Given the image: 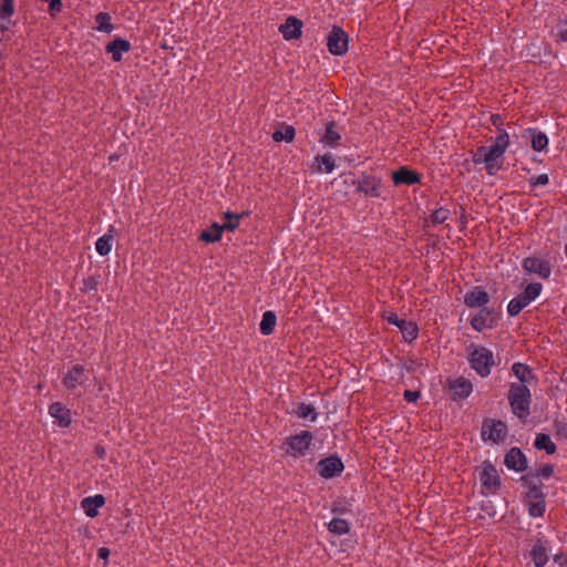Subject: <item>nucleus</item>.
I'll return each instance as SVG.
<instances>
[{"mask_svg":"<svg viewBox=\"0 0 567 567\" xmlns=\"http://www.w3.org/2000/svg\"><path fill=\"white\" fill-rule=\"evenodd\" d=\"M509 144V135L506 131H499L491 146H481L475 155L476 164L483 163L489 175L497 173L503 165L504 154Z\"/></svg>","mask_w":567,"mask_h":567,"instance_id":"obj_1","label":"nucleus"},{"mask_svg":"<svg viewBox=\"0 0 567 567\" xmlns=\"http://www.w3.org/2000/svg\"><path fill=\"white\" fill-rule=\"evenodd\" d=\"M508 399L514 414L519 419H525L529 414L530 392L525 384L513 383Z\"/></svg>","mask_w":567,"mask_h":567,"instance_id":"obj_2","label":"nucleus"},{"mask_svg":"<svg viewBox=\"0 0 567 567\" xmlns=\"http://www.w3.org/2000/svg\"><path fill=\"white\" fill-rule=\"evenodd\" d=\"M542 290L543 286L538 282H532L527 285L522 293L509 301L507 306L508 315L512 317L517 316L524 308H526L539 297Z\"/></svg>","mask_w":567,"mask_h":567,"instance_id":"obj_3","label":"nucleus"},{"mask_svg":"<svg viewBox=\"0 0 567 567\" xmlns=\"http://www.w3.org/2000/svg\"><path fill=\"white\" fill-rule=\"evenodd\" d=\"M472 368L481 375L486 377L494 364L493 352L484 347L473 348L470 352Z\"/></svg>","mask_w":567,"mask_h":567,"instance_id":"obj_4","label":"nucleus"},{"mask_svg":"<svg viewBox=\"0 0 567 567\" xmlns=\"http://www.w3.org/2000/svg\"><path fill=\"white\" fill-rule=\"evenodd\" d=\"M312 439V434L308 431L290 436L286 441V453L293 457L306 456L310 450Z\"/></svg>","mask_w":567,"mask_h":567,"instance_id":"obj_5","label":"nucleus"},{"mask_svg":"<svg viewBox=\"0 0 567 567\" xmlns=\"http://www.w3.org/2000/svg\"><path fill=\"white\" fill-rule=\"evenodd\" d=\"M481 435L484 441L501 443L507 436V426L502 421L486 420L482 425Z\"/></svg>","mask_w":567,"mask_h":567,"instance_id":"obj_6","label":"nucleus"},{"mask_svg":"<svg viewBox=\"0 0 567 567\" xmlns=\"http://www.w3.org/2000/svg\"><path fill=\"white\" fill-rule=\"evenodd\" d=\"M348 35L339 27H333L327 38L328 50L333 55H342L348 50Z\"/></svg>","mask_w":567,"mask_h":567,"instance_id":"obj_7","label":"nucleus"},{"mask_svg":"<svg viewBox=\"0 0 567 567\" xmlns=\"http://www.w3.org/2000/svg\"><path fill=\"white\" fill-rule=\"evenodd\" d=\"M384 319L401 331L405 341H413L417 337L419 329L413 321L399 318L394 312L384 315Z\"/></svg>","mask_w":567,"mask_h":567,"instance_id":"obj_8","label":"nucleus"},{"mask_svg":"<svg viewBox=\"0 0 567 567\" xmlns=\"http://www.w3.org/2000/svg\"><path fill=\"white\" fill-rule=\"evenodd\" d=\"M522 266L525 271L534 274L542 279L550 277L551 267L548 260L539 257H527L523 260Z\"/></svg>","mask_w":567,"mask_h":567,"instance_id":"obj_9","label":"nucleus"},{"mask_svg":"<svg viewBox=\"0 0 567 567\" xmlns=\"http://www.w3.org/2000/svg\"><path fill=\"white\" fill-rule=\"evenodd\" d=\"M89 377V371L84 367L75 364L65 373L63 384L68 390H75L84 385Z\"/></svg>","mask_w":567,"mask_h":567,"instance_id":"obj_10","label":"nucleus"},{"mask_svg":"<svg viewBox=\"0 0 567 567\" xmlns=\"http://www.w3.org/2000/svg\"><path fill=\"white\" fill-rule=\"evenodd\" d=\"M480 481L487 491L494 492L499 486V475L496 467L489 463L484 462L480 470Z\"/></svg>","mask_w":567,"mask_h":567,"instance_id":"obj_11","label":"nucleus"},{"mask_svg":"<svg viewBox=\"0 0 567 567\" xmlns=\"http://www.w3.org/2000/svg\"><path fill=\"white\" fill-rule=\"evenodd\" d=\"M526 506L530 516L540 517L546 508L543 494L538 489L532 488L526 496Z\"/></svg>","mask_w":567,"mask_h":567,"instance_id":"obj_12","label":"nucleus"},{"mask_svg":"<svg viewBox=\"0 0 567 567\" xmlns=\"http://www.w3.org/2000/svg\"><path fill=\"white\" fill-rule=\"evenodd\" d=\"M505 465L515 472H523L527 468V461L523 452L517 449H511L505 455Z\"/></svg>","mask_w":567,"mask_h":567,"instance_id":"obj_13","label":"nucleus"},{"mask_svg":"<svg viewBox=\"0 0 567 567\" xmlns=\"http://www.w3.org/2000/svg\"><path fill=\"white\" fill-rule=\"evenodd\" d=\"M343 471V464L338 457H328L319 462V473L324 478L333 477Z\"/></svg>","mask_w":567,"mask_h":567,"instance_id":"obj_14","label":"nucleus"},{"mask_svg":"<svg viewBox=\"0 0 567 567\" xmlns=\"http://www.w3.org/2000/svg\"><path fill=\"white\" fill-rule=\"evenodd\" d=\"M489 301L488 293L480 287H475L464 296V302L470 308H480Z\"/></svg>","mask_w":567,"mask_h":567,"instance_id":"obj_15","label":"nucleus"},{"mask_svg":"<svg viewBox=\"0 0 567 567\" xmlns=\"http://www.w3.org/2000/svg\"><path fill=\"white\" fill-rule=\"evenodd\" d=\"M550 547L546 540H537L532 548L530 555L536 567H543L548 561Z\"/></svg>","mask_w":567,"mask_h":567,"instance_id":"obj_16","label":"nucleus"},{"mask_svg":"<svg viewBox=\"0 0 567 567\" xmlns=\"http://www.w3.org/2000/svg\"><path fill=\"white\" fill-rule=\"evenodd\" d=\"M302 23L293 17H289L285 23L279 27V31L286 40L298 39L301 35Z\"/></svg>","mask_w":567,"mask_h":567,"instance_id":"obj_17","label":"nucleus"},{"mask_svg":"<svg viewBox=\"0 0 567 567\" xmlns=\"http://www.w3.org/2000/svg\"><path fill=\"white\" fill-rule=\"evenodd\" d=\"M50 415L55 420V422L63 427H66L71 423V411L66 409L62 403L55 402L49 408Z\"/></svg>","mask_w":567,"mask_h":567,"instance_id":"obj_18","label":"nucleus"},{"mask_svg":"<svg viewBox=\"0 0 567 567\" xmlns=\"http://www.w3.org/2000/svg\"><path fill=\"white\" fill-rule=\"evenodd\" d=\"M105 504L103 495L89 496L82 499L81 507L86 516L95 517L99 514V509Z\"/></svg>","mask_w":567,"mask_h":567,"instance_id":"obj_19","label":"nucleus"},{"mask_svg":"<svg viewBox=\"0 0 567 567\" xmlns=\"http://www.w3.org/2000/svg\"><path fill=\"white\" fill-rule=\"evenodd\" d=\"M131 50V43L127 40L117 38L106 45V52L112 55L114 62H120L123 58V53Z\"/></svg>","mask_w":567,"mask_h":567,"instance_id":"obj_20","label":"nucleus"},{"mask_svg":"<svg viewBox=\"0 0 567 567\" xmlns=\"http://www.w3.org/2000/svg\"><path fill=\"white\" fill-rule=\"evenodd\" d=\"M392 178L395 185H412L420 182V175L406 167L393 172Z\"/></svg>","mask_w":567,"mask_h":567,"instance_id":"obj_21","label":"nucleus"},{"mask_svg":"<svg viewBox=\"0 0 567 567\" xmlns=\"http://www.w3.org/2000/svg\"><path fill=\"white\" fill-rule=\"evenodd\" d=\"M450 391L454 398L464 399L472 393L473 385L468 380L458 378L450 382Z\"/></svg>","mask_w":567,"mask_h":567,"instance_id":"obj_22","label":"nucleus"},{"mask_svg":"<svg viewBox=\"0 0 567 567\" xmlns=\"http://www.w3.org/2000/svg\"><path fill=\"white\" fill-rule=\"evenodd\" d=\"M530 138V146L535 152H546L548 147V136L537 128L527 131Z\"/></svg>","mask_w":567,"mask_h":567,"instance_id":"obj_23","label":"nucleus"},{"mask_svg":"<svg viewBox=\"0 0 567 567\" xmlns=\"http://www.w3.org/2000/svg\"><path fill=\"white\" fill-rule=\"evenodd\" d=\"M493 322H494L493 313L487 309H482L478 313H476L473 317L471 324L475 330L482 331L486 328L492 327Z\"/></svg>","mask_w":567,"mask_h":567,"instance_id":"obj_24","label":"nucleus"},{"mask_svg":"<svg viewBox=\"0 0 567 567\" xmlns=\"http://www.w3.org/2000/svg\"><path fill=\"white\" fill-rule=\"evenodd\" d=\"M315 162L317 171L320 173L329 174L336 167L334 159L330 154L319 155L315 158Z\"/></svg>","mask_w":567,"mask_h":567,"instance_id":"obj_25","label":"nucleus"},{"mask_svg":"<svg viewBox=\"0 0 567 567\" xmlns=\"http://www.w3.org/2000/svg\"><path fill=\"white\" fill-rule=\"evenodd\" d=\"M113 235L111 231L104 234L102 237L97 238L95 243V249L100 256H106L111 252L113 246Z\"/></svg>","mask_w":567,"mask_h":567,"instance_id":"obj_26","label":"nucleus"},{"mask_svg":"<svg viewBox=\"0 0 567 567\" xmlns=\"http://www.w3.org/2000/svg\"><path fill=\"white\" fill-rule=\"evenodd\" d=\"M277 318L272 311H266L262 315L261 321L259 323L260 332L264 336L270 334L276 326Z\"/></svg>","mask_w":567,"mask_h":567,"instance_id":"obj_27","label":"nucleus"},{"mask_svg":"<svg viewBox=\"0 0 567 567\" xmlns=\"http://www.w3.org/2000/svg\"><path fill=\"white\" fill-rule=\"evenodd\" d=\"M534 445L538 450L546 451L547 454H553L556 451V445L551 441L550 436L544 433L536 435Z\"/></svg>","mask_w":567,"mask_h":567,"instance_id":"obj_28","label":"nucleus"},{"mask_svg":"<svg viewBox=\"0 0 567 567\" xmlns=\"http://www.w3.org/2000/svg\"><path fill=\"white\" fill-rule=\"evenodd\" d=\"M328 529L336 535H344L349 532V524L346 519L333 518L328 523Z\"/></svg>","mask_w":567,"mask_h":567,"instance_id":"obj_29","label":"nucleus"},{"mask_svg":"<svg viewBox=\"0 0 567 567\" xmlns=\"http://www.w3.org/2000/svg\"><path fill=\"white\" fill-rule=\"evenodd\" d=\"M556 42H567V18L559 20L551 30Z\"/></svg>","mask_w":567,"mask_h":567,"instance_id":"obj_30","label":"nucleus"},{"mask_svg":"<svg viewBox=\"0 0 567 567\" xmlns=\"http://www.w3.org/2000/svg\"><path fill=\"white\" fill-rule=\"evenodd\" d=\"M296 415L300 419L309 420L315 422L317 420L318 413L311 404H300L296 410Z\"/></svg>","mask_w":567,"mask_h":567,"instance_id":"obj_31","label":"nucleus"},{"mask_svg":"<svg viewBox=\"0 0 567 567\" xmlns=\"http://www.w3.org/2000/svg\"><path fill=\"white\" fill-rule=\"evenodd\" d=\"M96 30L100 32L111 33L113 31V25L111 23V18L105 12H100L96 18Z\"/></svg>","mask_w":567,"mask_h":567,"instance_id":"obj_32","label":"nucleus"},{"mask_svg":"<svg viewBox=\"0 0 567 567\" xmlns=\"http://www.w3.org/2000/svg\"><path fill=\"white\" fill-rule=\"evenodd\" d=\"M339 140L340 134L334 130L333 124H328L321 142L327 146L333 147L337 145Z\"/></svg>","mask_w":567,"mask_h":567,"instance_id":"obj_33","label":"nucleus"},{"mask_svg":"<svg viewBox=\"0 0 567 567\" xmlns=\"http://www.w3.org/2000/svg\"><path fill=\"white\" fill-rule=\"evenodd\" d=\"M513 372L516 378L520 381L519 384L528 383L532 379V371L529 368L522 363H515L513 365Z\"/></svg>","mask_w":567,"mask_h":567,"instance_id":"obj_34","label":"nucleus"},{"mask_svg":"<svg viewBox=\"0 0 567 567\" xmlns=\"http://www.w3.org/2000/svg\"><path fill=\"white\" fill-rule=\"evenodd\" d=\"M295 137V128L290 125L277 130L272 134V138L276 142H291Z\"/></svg>","mask_w":567,"mask_h":567,"instance_id":"obj_35","label":"nucleus"},{"mask_svg":"<svg viewBox=\"0 0 567 567\" xmlns=\"http://www.w3.org/2000/svg\"><path fill=\"white\" fill-rule=\"evenodd\" d=\"M361 189L372 197H379L381 195V183L377 179H367L361 186Z\"/></svg>","mask_w":567,"mask_h":567,"instance_id":"obj_36","label":"nucleus"},{"mask_svg":"<svg viewBox=\"0 0 567 567\" xmlns=\"http://www.w3.org/2000/svg\"><path fill=\"white\" fill-rule=\"evenodd\" d=\"M221 231L223 227H220L218 224H214L210 229L202 233L200 239H203L206 243H215L219 240Z\"/></svg>","mask_w":567,"mask_h":567,"instance_id":"obj_37","label":"nucleus"},{"mask_svg":"<svg viewBox=\"0 0 567 567\" xmlns=\"http://www.w3.org/2000/svg\"><path fill=\"white\" fill-rule=\"evenodd\" d=\"M225 219L226 221L223 225H219L220 227H223V230H235L239 226L240 216L237 214L227 212L225 213Z\"/></svg>","mask_w":567,"mask_h":567,"instance_id":"obj_38","label":"nucleus"},{"mask_svg":"<svg viewBox=\"0 0 567 567\" xmlns=\"http://www.w3.org/2000/svg\"><path fill=\"white\" fill-rule=\"evenodd\" d=\"M450 217V210L445 207H440L433 212L431 215V223L433 225L442 224L447 220Z\"/></svg>","mask_w":567,"mask_h":567,"instance_id":"obj_39","label":"nucleus"},{"mask_svg":"<svg viewBox=\"0 0 567 567\" xmlns=\"http://www.w3.org/2000/svg\"><path fill=\"white\" fill-rule=\"evenodd\" d=\"M14 12L13 0H0V19H9Z\"/></svg>","mask_w":567,"mask_h":567,"instance_id":"obj_40","label":"nucleus"},{"mask_svg":"<svg viewBox=\"0 0 567 567\" xmlns=\"http://www.w3.org/2000/svg\"><path fill=\"white\" fill-rule=\"evenodd\" d=\"M49 4V12L51 16H55L62 9L61 0H44Z\"/></svg>","mask_w":567,"mask_h":567,"instance_id":"obj_41","label":"nucleus"},{"mask_svg":"<svg viewBox=\"0 0 567 567\" xmlns=\"http://www.w3.org/2000/svg\"><path fill=\"white\" fill-rule=\"evenodd\" d=\"M548 182H549V177H548L547 174H540V175H538L536 177H533L530 179V184L533 186H545V185L548 184Z\"/></svg>","mask_w":567,"mask_h":567,"instance_id":"obj_42","label":"nucleus"},{"mask_svg":"<svg viewBox=\"0 0 567 567\" xmlns=\"http://www.w3.org/2000/svg\"><path fill=\"white\" fill-rule=\"evenodd\" d=\"M553 473H554V468L550 465H545L539 471V475L543 478H549L553 475Z\"/></svg>","mask_w":567,"mask_h":567,"instance_id":"obj_43","label":"nucleus"},{"mask_svg":"<svg viewBox=\"0 0 567 567\" xmlns=\"http://www.w3.org/2000/svg\"><path fill=\"white\" fill-rule=\"evenodd\" d=\"M420 394L417 391H410V390H406L404 392V399L408 401V402H415L417 399H419Z\"/></svg>","mask_w":567,"mask_h":567,"instance_id":"obj_44","label":"nucleus"},{"mask_svg":"<svg viewBox=\"0 0 567 567\" xmlns=\"http://www.w3.org/2000/svg\"><path fill=\"white\" fill-rule=\"evenodd\" d=\"M109 556H110V549H109V548H106V547H100V548L97 549V557H99L100 559L106 560V559L109 558Z\"/></svg>","mask_w":567,"mask_h":567,"instance_id":"obj_45","label":"nucleus"},{"mask_svg":"<svg viewBox=\"0 0 567 567\" xmlns=\"http://www.w3.org/2000/svg\"><path fill=\"white\" fill-rule=\"evenodd\" d=\"M95 451H96L97 455H99L101 458H103V457H104L105 450H104L103 447L97 446V447L95 449Z\"/></svg>","mask_w":567,"mask_h":567,"instance_id":"obj_46","label":"nucleus"},{"mask_svg":"<svg viewBox=\"0 0 567 567\" xmlns=\"http://www.w3.org/2000/svg\"><path fill=\"white\" fill-rule=\"evenodd\" d=\"M565 255L567 257V245L565 246Z\"/></svg>","mask_w":567,"mask_h":567,"instance_id":"obj_47","label":"nucleus"}]
</instances>
